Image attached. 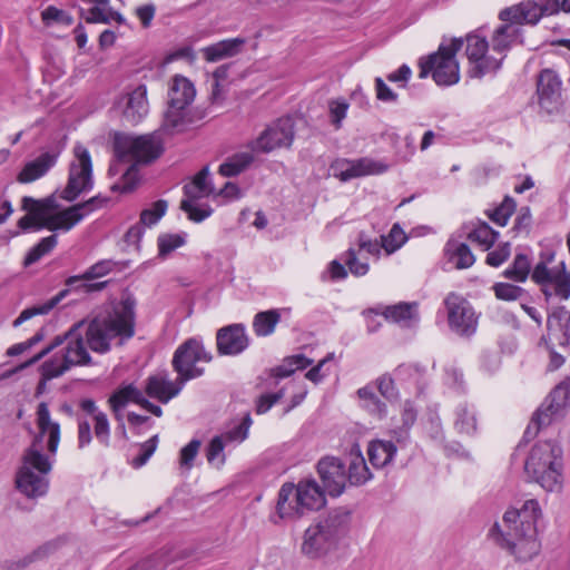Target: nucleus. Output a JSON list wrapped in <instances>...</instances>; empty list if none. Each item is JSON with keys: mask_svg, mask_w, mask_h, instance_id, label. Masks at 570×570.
<instances>
[{"mask_svg": "<svg viewBox=\"0 0 570 570\" xmlns=\"http://www.w3.org/2000/svg\"><path fill=\"white\" fill-rule=\"evenodd\" d=\"M136 333V299L129 294L112 301L92 317L80 320L27 362L4 372L2 380L39 362L55 348L61 346L40 366L41 381L59 377L76 366L94 364L90 352L108 353L112 345L121 346Z\"/></svg>", "mask_w": 570, "mask_h": 570, "instance_id": "f257e3e1", "label": "nucleus"}, {"mask_svg": "<svg viewBox=\"0 0 570 570\" xmlns=\"http://www.w3.org/2000/svg\"><path fill=\"white\" fill-rule=\"evenodd\" d=\"M31 444L24 450L16 474V487L27 498L43 497L49 489L48 475L60 442V424L53 421L48 404L39 403Z\"/></svg>", "mask_w": 570, "mask_h": 570, "instance_id": "f03ea898", "label": "nucleus"}, {"mask_svg": "<svg viewBox=\"0 0 570 570\" xmlns=\"http://www.w3.org/2000/svg\"><path fill=\"white\" fill-rule=\"evenodd\" d=\"M540 517L539 503L527 500L521 509H510L502 522H495L488 538L499 548L507 550L517 561L527 562L540 552L537 522Z\"/></svg>", "mask_w": 570, "mask_h": 570, "instance_id": "7ed1b4c3", "label": "nucleus"}, {"mask_svg": "<svg viewBox=\"0 0 570 570\" xmlns=\"http://www.w3.org/2000/svg\"><path fill=\"white\" fill-rule=\"evenodd\" d=\"M107 203V197L97 195L86 202L59 210V205L53 196L42 199L24 196L21 200V209L27 214L18 220V227L22 230L46 228L52 232H68L85 217L102 208Z\"/></svg>", "mask_w": 570, "mask_h": 570, "instance_id": "20e7f679", "label": "nucleus"}, {"mask_svg": "<svg viewBox=\"0 0 570 570\" xmlns=\"http://www.w3.org/2000/svg\"><path fill=\"white\" fill-rule=\"evenodd\" d=\"M350 520V512L344 508L330 511L325 518L305 530L301 552L309 559L325 557L347 534Z\"/></svg>", "mask_w": 570, "mask_h": 570, "instance_id": "39448f33", "label": "nucleus"}, {"mask_svg": "<svg viewBox=\"0 0 570 570\" xmlns=\"http://www.w3.org/2000/svg\"><path fill=\"white\" fill-rule=\"evenodd\" d=\"M562 470V449L552 441H541L534 444L524 463L527 475L547 491L561 489Z\"/></svg>", "mask_w": 570, "mask_h": 570, "instance_id": "423d86ee", "label": "nucleus"}, {"mask_svg": "<svg viewBox=\"0 0 570 570\" xmlns=\"http://www.w3.org/2000/svg\"><path fill=\"white\" fill-rule=\"evenodd\" d=\"M325 490L313 480H302L296 485L285 483L278 492L277 514L279 519H298L305 513L325 505Z\"/></svg>", "mask_w": 570, "mask_h": 570, "instance_id": "0eeeda50", "label": "nucleus"}, {"mask_svg": "<svg viewBox=\"0 0 570 570\" xmlns=\"http://www.w3.org/2000/svg\"><path fill=\"white\" fill-rule=\"evenodd\" d=\"M114 151L117 163L110 165L109 175L120 171L119 166L125 161L134 164H149L163 153V142L157 134L130 136L117 134L114 139Z\"/></svg>", "mask_w": 570, "mask_h": 570, "instance_id": "6e6552de", "label": "nucleus"}, {"mask_svg": "<svg viewBox=\"0 0 570 570\" xmlns=\"http://www.w3.org/2000/svg\"><path fill=\"white\" fill-rule=\"evenodd\" d=\"M463 46L462 38H453L448 45L441 43L439 50L420 60V78L429 75L439 86H452L460 80L459 62L455 58Z\"/></svg>", "mask_w": 570, "mask_h": 570, "instance_id": "1a4fd4ad", "label": "nucleus"}, {"mask_svg": "<svg viewBox=\"0 0 570 570\" xmlns=\"http://www.w3.org/2000/svg\"><path fill=\"white\" fill-rule=\"evenodd\" d=\"M73 158L69 165L68 181L61 191V198L76 200L82 193L94 187L92 161L88 149L81 144L73 147Z\"/></svg>", "mask_w": 570, "mask_h": 570, "instance_id": "9d476101", "label": "nucleus"}, {"mask_svg": "<svg viewBox=\"0 0 570 570\" xmlns=\"http://www.w3.org/2000/svg\"><path fill=\"white\" fill-rule=\"evenodd\" d=\"M213 356L197 338H189L180 344L174 353L171 365L178 376L186 383L199 377L205 370L202 364H208Z\"/></svg>", "mask_w": 570, "mask_h": 570, "instance_id": "9b49d317", "label": "nucleus"}, {"mask_svg": "<svg viewBox=\"0 0 570 570\" xmlns=\"http://www.w3.org/2000/svg\"><path fill=\"white\" fill-rule=\"evenodd\" d=\"M570 404V384L557 385L541 406L533 414L524 436L533 438L543 426L550 425L554 420L563 415L564 409Z\"/></svg>", "mask_w": 570, "mask_h": 570, "instance_id": "f8f14e48", "label": "nucleus"}, {"mask_svg": "<svg viewBox=\"0 0 570 570\" xmlns=\"http://www.w3.org/2000/svg\"><path fill=\"white\" fill-rule=\"evenodd\" d=\"M450 328L460 336L475 333L478 317L470 303L460 294L449 293L444 299Z\"/></svg>", "mask_w": 570, "mask_h": 570, "instance_id": "ddd939ff", "label": "nucleus"}, {"mask_svg": "<svg viewBox=\"0 0 570 570\" xmlns=\"http://www.w3.org/2000/svg\"><path fill=\"white\" fill-rule=\"evenodd\" d=\"M294 122L289 117H283L269 125L249 147L252 150L271 153L277 148H287L294 140Z\"/></svg>", "mask_w": 570, "mask_h": 570, "instance_id": "4468645a", "label": "nucleus"}, {"mask_svg": "<svg viewBox=\"0 0 570 570\" xmlns=\"http://www.w3.org/2000/svg\"><path fill=\"white\" fill-rule=\"evenodd\" d=\"M465 41V55L474 65L470 70L471 77L481 78L501 67V60L487 56L489 42L484 36L469 33Z\"/></svg>", "mask_w": 570, "mask_h": 570, "instance_id": "2eb2a0df", "label": "nucleus"}, {"mask_svg": "<svg viewBox=\"0 0 570 570\" xmlns=\"http://www.w3.org/2000/svg\"><path fill=\"white\" fill-rule=\"evenodd\" d=\"M537 94L541 110L547 114H557L563 105L562 82L551 69H543L537 81Z\"/></svg>", "mask_w": 570, "mask_h": 570, "instance_id": "dca6fc26", "label": "nucleus"}, {"mask_svg": "<svg viewBox=\"0 0 570 570\" xmlns=\"http://www.w3.org/2000/svg\"><path fill=\"white\" fill-rule=\"evenodd\" d=\"M317 473L324 490L332 497L341 495L347 483L344 463L336 456H324L317 463Z\"/></svg>", "mask_w": 570, "mask_h": 570, "instance_id": "f3484780", "label": "nucleus"}, {"mask_svg": "<svg viewBox=\"0 0 570 570\" xmlns=\"http://www.w3.org/2000/svg\"><path fill=\"white\" fill-rule=\"evenodd\" d=\"M121 116L125 122L129 125L139 124L149 111V102L147 99V87L138 85L128 89L119 99Z\"/></svg>", "mask_w": 570, "mask_h": 570, "instance_id": "a211bd4d", "label": "nucleus"}, {"mask_svg": "<svg viewBox=\"0 0 570 570\" xmlns=\"http://www.w3.org/2000/svg\"><path fill=\"white\" fill-rule=\"evenodd\" d=\"M249 345V337L243 324H230L216 333V346L219 355H238Z\"/></svg>", "mask_w": 570, "mask_h": 570, "instance_id": "6ab92c4d", "label": "nucleus"}, {"mask_svg": "<svg viewBox=\"0 0 570 570\" xmlns=\"http://www.w3.org/2000/svg\"><path fill=\"white\" fill-rule=\"evenodd\" d=\"M184 385L185 382L179 376L175 381H170L166 375L157 374L147 379L145 392L148 396L167 403L179 394Z\"/></svg>", "mask_w": 570, "mask_h": 570, "instance_id": "aec40b11", "label": "nucleus"}, {"mask_svg": "<svg viewBox=\"0 0 570 570\" xmlns=\"http://www.w3.org/2000/svg\"><path fill=\"white\" fill-rule=\"evenodd\" d=\"M145 396L142 391L134 384H127L116 390L109 397V404L115 413L116 420L120 422L124 438H127L125 424L122 423L121 411L129 403H135L141 406Z\"/></svg>", "mask_w": 570, "mask_h": 570, "instance_id": "412c9836", "label": "nucleus"}, {"mask_svg": "<svg viewBox=\"0 0 570 570\" xmlns=\"http://www.w3.org/2000/svg\"><path fill=\"white\" fill-rule=\"evenodd\" d=\"M58 156V153H42L22 167L17 180L21 184H29L43 177L57 164Z\"/></svg>", "mask_w": 570, "mask_h": 570, "instance_id": "4be33fe9", "label": "nucleus"}, {"mask_svg": "<svg viewBox=\"0 0 570 570\" xmlns=\"http://www.w3.org/2000/svg\"><path fill=\"white\" fill-rule=\"evenodd\" d=\"M556 253L547 249L540 254L539 262L535 264L531 272V279L540 286L542 294L546 296V289H550L553 284V278L560 271V263L553 267L550 264L554 262Z\"/></svg>", "mask_w": 570, "mask_h": 570, "instance_id": "5701e85b", "label": "nucleus"}, {"mask_svg": "<svg viewBox=\"0 0 570 570\" xmlns=\"http://www.w3.org/2000/svg\"><path fill=\"white\" fill-rule=\"evenodd\" d=\"M502 23L493 31L491 37L492 50L495 52H505L513 46L522 43V29L514 27L508 21Z\"/></svg>", "mask_w": 570, "mask_h": 570, "instance_id": "b1692460", "label": "nucleus"}, {"mask_svg": "<svg viewBox=\"0 0 570 570\" xmlns=\"http://www.w3.org/2000/svg\"><path fill=\"white\" fill-rule=\"evenodd\" d=\"M168 96V104H170L171 107L186 108L194 101L196 89L189 79L176 75L171 79Z\"/></svg>", "mask_w": 570, "mask_h": 570, "instance_id": "393cba45", "label": "nucleus"}, {"mask_svg": "<svg viewBox=\"0 0 570 570\" xmlns=\"http://www.w3.org/2000/svg\"><path fill=\"white\" fill-rule=\"evenodd\" d=\"M246 40L244 38L225 39L202 49L206 61L216 62L238 55Z\"/></svg>", "mask_w": 570, "mask_h": 570, "instance_id": "a878e982", "label": "nucleus"}, {"mask_svg": "<svg viewBox=\"0 0 570 570\" xmlns=\"http://www.w3.org/2000/svg\"><path fill=\"white\" fill-rule=\"evenodd\" d=\"M348 455L350 464L348 473H346L347 482H350L352 485L364 484L372 478V474L366 465L365 459L357 443L352 445Z\"/></svg>", "mask_w": 570, "mask_h": 570, "instance_id": "bb28decb", "label": "nucleus"}, {"mask_svg": "<svg viewBox=\"0 0 570 570\" xmlns=\"http://www.w3.org/2000/svg\"><path fill=\"white\" fill-rule=\"evenodd\" d=\"M396 446L391 441H372L367 448L368 460L375 468H384L392 462Z\"/></svg>", "mask_w": 570, "mask_h": 570, "instance_id": "cd10ccee", "label": "nucleus"}, {"mask_svg": "<svg viewBox=\"0 0 570 570\" xmlns=\"http://www.w3.org/2000/svg\"><path fill=\"white\" fill-rule=\"evenodd\" d=\"M416 303H399L396 305L386 306L382 312L385 320L410 326L412 322L417 321Z\"/></svg>", "mask_w": 570, "mask_h": 570, "instance_id": "c85d7f7f", "label": "nucleus"}, {"mask_svg": "<svg viewBox=\"0 0 570 570\" xmlns=\"http://www.w3.org/2000/svg\"><path fill=\"white\" fill-rule=\"evenodd\" d=\"M209 170L208 167H204L194 179L184 186L185 199H190V202H196L200 198L208 197L213 195L215 189L208 183Z\"/></svg>", "mask_w": 570, "mask_h": 570, "instance_id": "c756f323", "label": "nucleus"}, {"mask_svg": "<svg viewBox=\"0 0 570 570\" xmlns=\"http://www.w3.org/2000/svg\"><path fill=\"white\" fill-rule=\"evenodd\" d=\"M240 151L229 156L218 168V173L224 177H234L246 170L254 161V153Z\"/></svg>", "mask_w": 570, "mask_h": 570, "instance_id": "7c9ffc66", "label": "nucleus"}, {"mask_svg": "<svg viewBox=\"0 0 570 570\" xmlns=\"http://www.w3.org/2000/svg\"><path fill=\"white\" fill-rule=\"evenodd\" d=\"M466 237L470 242L481 246L483 250H488L498 239L499 233L485 222H479L468 232Z\"/></svg>", "mask_w": 570, "mask_h": 570, "instance_id": "2f4dec72", "label": "nucleus"}, {"mask_svg": "<svg viewBox=\"0 0 570 570\" xmlns=\"http://www.w3.org/2000/svg\"><path fill=\"white\" fill-rule=\"evenodd\" d=\"M446 254L458 269L469 268L475 262L473 253L464 243L449 242L446 244Z\"/></svg>", "mask_w": 570, "mask_h": 570, "instance_id": "473e14b6", "label": "nucleus"}, {"mask_svg": "<svg viewBox=\"0 0 570 570\" xmlns=\"http://www.w3.org/2000/svg\"><path fill=\"white\" fill-rule=\"evenodd\" d=\"M312 362V360L303 354L287 356L282 364L271 370V375L276 379H285L291 376L296 370L306 368Z\"/></svg>", "mask_w": 570, "mask_h": 570, "instance_id": "72a5a7b5", "label": "nucleus"}, {"mask_svg": "<svg viewBox=\"0 0 570 570\" xmlns=\"http://www.w3.org/2000/svg\"><path fill=\"white\" fill-rule=\"evenodd\" d=\"M281 320V315L276 309L259 312L253 321V328L257 336L271 335L275 326Z\"/></svg>", "mask_w": 570, "mask_h": 570, "instance_id": "f704fd0d", "label": "nucleus"}, {"mask_svg": "<svg viewBox=\"0 0 570 570\" xmlns=\"http://www.w3.org/2000/svg\"><path fill=\"white\" fill-rule=\"evenodd\" d=\"M67 293H68V289H63L60 293H58L56 296L50 298L48 302H46L41 305H37V306H32V307L23 309L20 313V315L13 321L12 325L14 327H18L23 322L30 320L31 317H33L36 315L48 314L66 296Z\"/></svg>", "mask_w": 570, "mask_h": 570, "instance_id": "c9c22d12", "label": "nucleus"}, {"mask_svg": "<svg viewBox=\"0 0 570 570\" xmlns=\"http://www.w3.org/2000/svg\"><path fill=\"white\" fill-rule=\"evenodd\" d=\"M454 426L460 433L468 435L476 431V415L468 404H460L455 411Z\"/></svg>", "mask_w": 570, "mask_h": 570, "instance_id": "e433bc0d", "label": "nucleus"}, {"mask_svg": "<svg viewBox=\"0 0 570 570\" xmlns=\"http://www.w3.org/2000/svg\"><path fill=\"white\" fill-rule=\"evenodd\" d=\"M531 272L530 259L525 254H517L513 263L508 267L503 275L504 277L518 283L524 282Z\"/></svg>", "mask_w": 570, "mask_h": 570, "instance_id": "4c0bfd02", "label": "nucleus"}, {"mask_svg": "<svg viewBox=\"0 0 570 570\" xmlns=\"http://www.w3.org/2000/svg\"><path fill=\"white\" fill-rule=\"evenodd\" d=\"M58 239L56 235H50L42 238L37 245L29 249L27 253L23 265L30 266L37 263L41 257L50 253L57 245Z\"/></svg>", "mask_w": 570, "mask_h": 570, "instance_id": "58836bf2", "label": "nucleus"}, {"mask_svg": "<svg viewBox=\"0 0 570 570\" xmlns=\"http://www.w3.org/2000/svg\"><path fill=\"white\" fill-rule=\"evenodd\" d=\"M139 183V171L136 164L129 165L122 173L119 181L111 185V191L121 194L131 193Z\"/></svg>", "mask_w": 570, "mask_h": 570, "instance_id": "ea45409f", "label": "nucleus"}, {"mask_svg": "<svg viewBox=\"0 0 570 570\" xmlns=\"http://www.w3.org/2000/svg\"><path fill=\"white\" fill-rule=\"evenodd\" d=\"M494 296L500 301L514 302L522 298L525 295V291L510 283L499 282L492 286Z\"/></svg>", "mask_w": 570, "mask_h": 570, "instance_id": "a19ab883", "label": "nucleus"}, {"mask_svg": "<svg viewBox=\"0 0 570 570\" xmlns=\"http://www.w3.org/2000/svg\"><path fill=\"white\" fill-rule=\"evenodd\" d=\"M168 204L164 199H159L151 204L149 208H146L140 214V224L147 227H151L157 224L159 219L166 214Z\"/></svg>", "mask_w": 570, "mask_h": 570, "instance_id": "79ce46f5", "label": "nucleus"}, {"mask_svg": "<svg viewBox=\"0 0 570 570\" xmlns=\"http://www.w3.org/2000/svg\"><path fill=\"white\" fill-rule=\"evenodd\" d=\"M353 163L355 166V171L360 174V177L380 175L387 170V165L368 157L353 159Z\"/></svg>", "mask_w": 570, "mask_h": 570, "instance_id": "37998d69", "label": "nucleus"}, {"mask_svg": "<svg viewBox=\"0 0 570 570\" xmlns=\"http://www.w3.org/2000/svg\"><path fill=\"white\" fill-rule=\"evenodd\" d=\"M353 163L355 166V171L360 174V177L380 175L387 170V165L368 157L353 159Z\"/></svg>", "mask_w": 570, "mask_h": 570, "instance_id": "c03bdc74", "label": "nucleus"}, {"mask_svg": "<svg viewBox=\"0 0 570 570\" xmlns=\"http://www.w3.org/2000/svg\"><path fill=\"white\" fill-rule=\"evenodd\" d=\"M357 395L361 400L365 401V406L379 417H382L386 413V406L375 395L371 386H364L357 390Z\"/></svg>", "mask_w": 570, "mask_h": 570, "instance_id": "a18cd8bd", "label": "nucleus"}, {"mask_svg": "<svg viewBox=\"0 0 570 570\" xmlns=\"http://www.w3.org/2000/svg\"><path fill=\"white\" fill-rule=\"evenodd\" d=\"M382 247L387 254L397 250L406 240V235L403 229L397 225H393L387 235L381 236Z\"/></svg>", "mask_w": 570, "mask_h": 570, "instance_id": "49530a36", "label": "nucleus"}, {"mask_svg": "<svg viewBox=\"0 0 570 570\" xmlns=\"http://www.w3.org/2000/svg\"><path fill=\"white\" fill-rule=\"evenodd\" d=\"M515 206L514 199L505 196L501 205L489 214V218L500 226H505L509 218L514 213Z\"/></svg>", "mask_w": 570, "mask_h": 570, "instance_id": "de8ad7c7", "label": "nucleus"}, {"mask_svg": "<svg viewBox=\"0 0 570 570\" xmlns=\"http://www.w3.org/2000/svg\"><path fill=\"white\" fill-rule=\"evenodd\" d=\"M157 243L159 256L166 257L185 244V236L180 234H161L159 235Z\"/></svg>", "mask_w": 570, "mask_h": 570, "instance_id": "09e8293b", "label": "nucleus"}, {"mask_svg": "<svg viewBox=\"0 0 570 570\" xmlns=\"http://www.w3.org/2000/svg\"><path fill=\"white\" fill-rule=\"evenodd\" d=\"M94 423V433L97 441L104 446H109L110 444V424L106 413H97L95 417H92Z\"/></svg>", "mask_w": 570, "mask_h": 570, "instance_id": "8fccbe9b", "label": "nucleus"}, {"mask_svg": "<svg viewBox=\"0 0 570 570\" xmlns=\"http://www.w3.org/2000/svg\"><path fill=\"white\" fill-rule=\"evenodd\" d=\"M199 440H191L187 445H185L179 452V466L185 472H189L194 465V460L198 454L200 449Z\"/></svg>", "mask_w": 570, "mask_h": 570, "instance_id": "3c124183", "label": "nucleus"}, {"mask_svg": "<svg viewBox=\"0 0 570 570\" xmlns=\"http://www.w3.org/2000/svg\"><path fill=\"white\" fill-rule=\"evenodd\" d=\"M570 322V312L564 306L556 307L548 316L547 328L549 332L562 331Z\"/></svg>", "mask_w": 570, "mask_h": 570, "instance_id": "603ef678", "label": "nucleus"}, {"mask_svg": "<svg viewBox=\"0 0 570 570\" xmlns=\"http://www.w3.org/2000/svg\"><path fill=\"white\" fill-rule=\"evenodd\" d=\"M334 176L341 181H348L360 178V174L355 171L353 159H338L332 165Z\"/></svg>", "mask_w": 570, "mask_h": 570, "instance_id": "864d4df0", "label": "nucleus"}, {"mask_svg": "<svg viewBox=\"0 0 570 570\" xmlns=\"http://www.w3.org/2000/svg\"><path fill=\"white\" fill-rule=\"evenodd\" d=\"M158 445V435L151 436L146 442L139 445V454L131 460V465L139 469L147 463L150 456L155 453Z\"/></svg>", "mask_w": 570, "mask_h": 570, "instance_id": "5fc2aeb1", "label": "nucleus"}, {"mask_svg": "<svg viewBox=\"0 0 570 570\" xmlns=\"http://www.w3.org/2000/svg\"><path fill=\"white\" fill-rule=\"evenodd\" d=\"M511 12L522 13V20H525V23L530 26H535L540 21L537 1L534 0H525L514 4Z\"/></svg>", "mask_w": 570, "mask_h": 570, "instance_id": "6e6d98bb", "label": "nucleus"}, {"mask_svg": "<svg viewBox=\"0 0 570 570\" xmlns=\"http://www.w3.org/2000/svg\"><path fill=\"white\" fill-rule=\"evenodd\" d=\"M180 209L188 215L189 219L196 223L203 222L213 213V209L209 206L198 207L195 202H190V199H183L180 203Z\"/></svg>", "mask_w": 570, "mask_h": 570, "instance_id": "4d7b16f0", "label": "nucleus"}, {"mask_svg": "<svg viewBox=\"0 0 570 570\" xmlns=\"http://www.w3.org/2000/svg\"><path fill=\"white\" fill-rule=\"evenodd\" d=\"M41 18L45 24L50 26L53 22L70 26L72 23V17L66 11L58 9L55 6L47 7L41 12Z\"/></svg>", "mask_w": 570, "mask_h": 570, "instance_id": "13d9d810", "label": "nucleus"}, {"mask_svg": "<svg viewBox=\"0 0 570 570\" xmlns=\"http://www.w3.org/2000/svg\"><path fill=\"white\" fill-rule=\"evenodd\" d=\"M343 261L348 267V271L356 277L364 276L370 269L366 262L358 261L356 252L353 248L346 250L343 255Z\"/></svg>", "mask_w": 570, "mask_h": 570, "instance_id": "bf43d9fd", "label": "nucleus"}, {"mask_svg": "<svg viewBox=\"0 0 570 570\" xmlns=\"http://www.w3.org/2000/svg\"><path fill=\"white\" fill-rule=\"evenodd\" d=\"M348 104L345 100H335L330 102V114L332 124L336 129L342 126V120L346 117Z\"/></svg>", "mask_w": 570, "mask_h": 570, "instance_id": "052dcab7", "label": "nucleus"}, {"mask_svg": "<svg viewBox=\"0 0 570 570\" xmlns=\"http://www.w3.org/2000/svg\"><path fill=\"white\" fill-rule=\"evenodd\" d=\"M185 108L171 107L168 104V109L165 114L164 126L166 129H178L184 122Z\"/></svg>", "mask_w": 570, "mask_h": 570, "instance_id": "680f3d73", "label": "nucleus"}, {"mask_svg": "<svg viewBox=\"0 0 570 570\" xmlns=\"http://www.w3.org/2000/svg\"><path fill=\"white\" fill-rule=\"evenodd\" d=\"M510 254V244L504 243L487 255V264L492 267H498L509 258Z\"/></svg>", "mask_w": 570, "mask_h": 570, "instance_id": "e2e57ef3", "label": "nucleus"}, {"mask_svg": "<svg viewBox=\"0 0 570 570\" xmlns=\"http://www.w3.org/2000/svg\"><path fill=\"white\" fill-rule=\"evenodd\" d=\"M224 438L223 436H215L208 444L207 448V460L209 463L215 462V460L219 459V462L223 463L225 458L223 454L224 451Z\"/></svg>", "mask_w": 570, "mask_h": 570, "instance_id": "0e129e2a", "label": "nucleus"}, {"mask_svg": "<svg viewBox=\"0 0 570 570\" xmlns=\"http://www.w3.org/2000/svg\"><path fill=\"white\" fill-rule=\"evenodd\" d=\"M284 395V391L281 390L276 393L262 395L256 404V412L258 414L266 413L275 403H277Z\"/></svg>", "mask_w": 570, "mask_h": 570, "instance_id": "69168bd1", "label": "nucleus"}, {"mask_svg": "<svg viewBox=\"0 0 570 570\" xmlns=\"http://www.w3.org/2000/svg\"><path fill=\"white\" fill-rule=\"evenodd\" d=\"M114 263L111 261H101L94 264L88 271L85 272L86 278H99L112 271Z\"/></svg>", "mask_w": 570, "mask_h": 570, "instance_id": "338daca9", "label": "nucleus"}, {"mask_svg": "<svg viewBox=\"0 0 570 570\" xmlns=\"http://www.w3.org/2000/svg\"><path fill=\"white\" fill-rule=\"evenodd\" d=\"M560 0H539L537 1V9L539 18L541 19L544 16H552L562 11Z\"/></svg>", "mask_w": 570, "mask_h": 570, "instance_id": "774afa93", "label": "nucleus"}]
</instances>
